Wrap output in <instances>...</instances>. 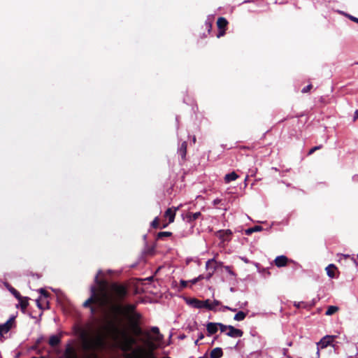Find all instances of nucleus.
Returning a JSON list of instances; mask_svg holds the SVG:
<instances>
[{
  "mask_svg": "<svg viewBox=\"0 0 358 358\" xmlns=\"http://www.w3.org/2000/svg\"><path fill=\"white\" fill-rule=\"evenodd\" d=\"M103 330L106 333L97 331L94 334H90L87 330L81 329L78 333V336L83 350L92 352L103 350L106 346V337L108 336L116 342L123 351H131V357L134 358L132 352L136 348H133L136 343L135 338L130 336L126 329L120 328L112 320L107 322L103 327Z\"/></svg>",
  "mask_w": 358,
  "mask_h": 358,
  "instance_id": "1",
  "label": "nucleus"
},
{
  "mask_svg": "<svg viewBox=\"0 0 358 358\" xmlns=\"http://www.w3.org/2000/svg\"><path fill=\"white\" fill-rule=\"evenodd\" d=\"M204 338V336L202 333H201L199 336L198 339L195 341V344L197 345L199 340H202Z\"/></svg>",
  "mask_w": 358,
  "mask_h": 358,
  "instance_id": "36",
  "label": "nucleus"
},
{
  "mask_svg": "<svg viewBox=\"0 0 358 358\" xmlns=\"http://www.w3.org/2000/svg\"><path fill=\"white\" fill-rule=\"evenodd\" d=\"M357 258H358V255H357Z\"/></svg>",
  "mask_w": 358,
  "mask_h": 358,
  "instance_id": "57",
  "label": "nucleus"
},
{
  "mask_svg": "<svg viewBox=\"0 0 358 358\" xmlns=\"http://www.w3.org/2000/svg\"><path fill=\"white\" fill-rule=\"evenodd\" d=\"M32 358H44L43 357H32Z\"/></svg>",
  "mask_w": 358,
  "mask_h": 358,
  "instance_id": "54",
  "label": "nucleus"
},
{
  "mask_svg": "<svg viewBox=\"0 0 358 358\" xmlns=\"http://www.w3.org/2000/svg\"><path fill=\"white\" fill-rule=\"evenodd\" d=\"M201 214L200 212H196L194 213H189L187 214V218L189 219V221H194L198 219L201 216Z\"/></svg>",
  "mask_w": 358,
  "mask_h": 358,
  "instance_id": "25",
  "label": "nucleus"
},
{
  "mask_svg": "<svg viewBox=\"0 0 358 358\" xmlns=\"http://www.w3.org/2000/svg\"><path fill=\"white\" fill-rule=\"evenodd\" d=\"M325 270L327 271V275L329 278H336V271L337 270V268L334 264H331L328 265L326 267Z\"/></svg>",
  "mask_w": 358,
  "mask_h": 358,
  "instance_id": "14",
  "label": "nucleus"
},
{
  "mask_svg": "<svg viewBox=\"0 0 358 358\" xmlns=\"http://www.w3.org/2000/svg\"><path fill=\"white\" fill-rule=\"evenodd\" d=\"M39 292L43 294L44 296H47V292L45 289H39Z\"/></svg>",
  "mask_w": 358,
  "mask_h": 358,
  "instance_id": "37",
  "label": "nucleus"
},
{
  "mask_svg": "<svg viewBox=\"0 0 358 358\" xmlns=\"http://www.w3.org/2000/svg\"><path fill=\"white\" fill-rule=\"evenodd\" d=\"M92 358H97L95 355H93Z\"/></svg>",
  "mask_w": 358,
  "mask_h": 358,
  "instance_id": "51",
  "label": "nucleus"
},
{
  "mask_svg": "<svg viewBox=\"0 0 358 358\" xmlns=\"http://www.w3.org/2000/svg\"><path fill=\"white\" fill-rule=\"evenodd\" d=\"M238 178V176L235 172H231L228 173L224 177V180L226 182H230L236 180Z\"/></svg>",
  "mask_w": 358,
  "mask_h": 358,
  "instance_id": "19",
  "label": "nucleus"
},
{
  "mask_svg": "<svg viewBox=\"0 0 358 358\" xmlns=\"http://www.w3.org/2000/svg\"><path fill=\"white\" fill-rule=\"evenodd\" d=\"M356 64H358V62H357V63H356Z\"/></svg>",
  "mask_w": 358,
  "mask_h": 358,
  "instance_id": "56",
  "label": "nucleus"
},
{
  "mask_svg": "<svg viewBox=\"0 0 358 358\" xmlns=\"http://www.w3.org/2000/svg\"><path fill=\"white\" fill-rule=\"evenodd\" d=\"M219 202H220V200H218V199H216V200H215V201H214V203H215V204H217V203H218Z\"/></svg>",
  "mask_w": 358,
  "mask_h": 358,
  "instance_id": "46",
  "label": "nucleus"
},
{
  "mask_svg": "<svg viewBox=\"0 0 358 358\" xmlns=\"http://www.w3.org/2000/svg\"><path fill=\"white\" fill-rule=\"evenodd\" d=\"M225 271L231 275L235 276V273L231 271V267L229 266H226L224 267Z\"/></svg>",
  "mask_w": 358,
  "mask_h": 358,
  "instance_id": "29",
  "label": "nucleus"
},
{
  "mask_svg": "<svg viewBox=\"0 0 358 358\" xmlns=\"http://www.w3.org/2000/svg\"><path fill=\"white\" fill-rule=\"evenodd\" d=\"M311 87H312V85H308V86L305 87L304 88H303V90H302V91H301V92H302L303 93L308 92L310 90V88H311Z\"/></svg>",
  "mask_w": 358,
  "mask_h": 358,
  "instance_id": "33",
  "label": "nucleus"
},
{
  "mask_svg": "<svg viewBox=\"0 0 358 358\" xmlns=\"http://www.w3.org/2000/svg\"><path fill=\"white\" fill-rule=\"evenodd\" d=\"M320 148V146H315L314 148H313L311 150H310L308 154L309 155H311L313 154L315 150H318Z\"/></svg>",
  "mask_w": 358,
  "mask_h": 358,
  "instance_id": "34",
  "label": "nucleus"
},
{
  "mask_svg": "<svg viewBox=\"0 0 358 358\" xmlns=\"http://www.w3.org/2000/svg\"><path fill=\"white\" fill-rule=\"evenodd\" d=\"M337 338V336H330L327 335L324 336L322 339L317 343V357H320V348L324 349L327 348L329 345H331L334 341Z\"/></svg>",
  "mask_w": 358,
  "mask_h": 358,
  "instance_id": "6",
  "label": "nucleus"
},
{
  "mask_svg": "<svg viewBox=\"0 0 358 358\" xmlns=\"http://www.w3.org/2000/svg\"><path fill=\"white\" fill-rule=\"evenodd\" d=\"M117 308L119 313L127 320L128 322L134 320H140L141 318V314L135 310L136 306L134 304L119 306Z\"/></svg>",
  "mask_w": 358,
  "mask_h": 358,
  "instance_id": "4",
  "label": "nucleus"
},
{
  "mask_svg": "<svg viewBox=\"0 0 358 358\" xmlns=\"http://www.w3.org/2000/svg\"><path fill=\"white\" fill-rule=\"evenodd\" d=\"M206 268L208 273L204 275L205 279L209 280L217 268V262L215 261V258L210 259L206 262Z\"/></svg>",
  "mask_w": 358,
  "mask_h": 358,
  "instance_id": "7",
  "label": "nucleus"
},
{
  "mask_svg": "<svg viewBox=\"0 0 358 358\" xmlns=\"http://www.w3.org/2000/svg\"><path fill=\"white\" fill-rule=\"evenodd\" d=\"M180 206L176 208H168L164 214L165 217L169 219V222L171 223L174 221L176 213L179 209Z\"/></svg>",
  "mask_w": 358,
  "mask_h": 358,
  "instance_id": "12",
  "label": "nucleus"
},
{
  "mask_svg": "<svg viewBox=\"0 0 358 358\" xmlns=\"http://www.w3.org/2000/svg\"><path fill=\"white\" fill-rule=\"evenodd\" d=\"M171 236V233L169 231H162V232H159L158 234L159 238L168 237V236Z\"/></svg>",
  "mask_w": 358,
  "mask_h": 358,
  "instance_id": "28",
  "label": "nucleus"
},
{
  "mask_svg": "<svg viewBox=\"0 0 358 358\" xmlns=\"http://www.w3.org/2000/svg\"><path fill=\"white\" fill-rule=\"evenodd\" d=\"M247 314L243 311H238L235 315H234V319L236 320V321H243L245 317H246Z\"/></svg>",
  "mask_w": 358,
  "mask_h": 358,
  "instance_id": "23",
  "label": "nucleus"
},
{
  "mask_svg": "<svg viewBox=\"0 0 358 358\" xmlns=\"http://www.w3.org/2000/svg\"><path fill=\"white\" fill-rule=\"evenodd\" d=\"M60 341H61V339H60V337L59 336L52 335V336H51L50 337L49 344L52 347H55V346L57 345L60 343Z\"/></svg>",
  "mask_w": 358,
  "mask_h": 358,
  "instance_id": "18",
  "label": "nucleus"
},
{
  "mask_svg": "<svg viewBox=\"0 0 358 358\" xmlns=\"http://www.w3.org/2000/svg\"><path fill=\"white\" fill-rule=\"evenodd\" d=\"M198 358H207L206 356H203V357H199Z\"/></svg>",
  "mask_w": 358,
  "mask_h": 358,
  "instance_id": "50",
  "label": "nucleus"
},
{
  "mask_svg": "<svg viewBox=\"0 0 358 358\" xmlns=\"http://www.w3.org/2000/svg\"><path fill=\"white\" fill-rule=\"evenodd\" d=\"M350 19H351L352 20H353L354 22H358V18H357V17H355L350 16Z\"/></svg>",
  "mask_w": 358,
  "mask_h": 358,
  "instance_id": "41",
  "label": "nucleus"
},
{
  "mask_svg": "<svg viewBox=\"0 0 358 358\" xmlns=\"http://www.w3.org/2000/svg\"><path fill=\"white\" fill-rule=\"evenodd\" d=\"M223 355V352L221 348H215L210 352V358H220Z\"/></svg>",
  "mask_w": 358,
  "mask_h": 358,
  "instance_id": "17",
  "label": "nucleus"
},
{
  "mask_svg": "<svg viewBox=\"0 0 358 358\" xmlns=\"http://www.w3.org/2000/svg\"><path fill=\"white\" fill-rule=\"evenodd\" d=\"M150 331L153 334H157V337H151L149 332H145L146 338H141V341L143 345L136 346L133 350L134 358H155L153 352L157 348L156 343L160 342L163 336L157 327H152Z\"/></svg>",
  "mask_w": 358,
  "mask_h": 358,
  "instance_id": "2",
  "label": "nucleus"
},
{
  "mask_svg": "<svg viewBox=\"0 0 358 358\" xmlns=\"http://www.w3.org/2000/svg\"><path fill=\"white\" fill-rule=\"evenodd\" d=\"M341 256L342 257H343L344 259H347V258H350V259H351V257H350V255H343V254H341Z\"/></svg>",
  "mask_w": 358,
  "mask_h": 358,
  "instance_id": "40",
  "label": "nucleus"
},
{
  "mask_svg": "<svg viewBox=\"0 0 358 358\" xmlns=\"http://www.w3.org/2000/svg\"><path fill=\"white\" fill-rule=\"evenodd\" d=\"M224 34V31H220V33L217 35V37L220 38V36H223Z\"/></svg>",
  "mask_w": 358,
  "mask_h": 358,
  "instance_id": "42",
  "label": "nucleus"
},
{
  "mask_svg": "<svg viewBox=\"0 0 358 358\" xmlns=\"http://www.w3.org/2000/svg\"><path fill=\"white\" fill-rule=\"evenodd\" d=\"M10 291L18 299H20V294L17 290H15L14 288H10Z\"/></svg>",
  "mask_w": 358,
  "mask_h": 358,
  "instance_id": "32",
  "label": "nucleus"
},
{
  "mask_svg": "<svg viewBox=\"0 0 358 358\" xmlns=\"http://www.w3.org/2000/svg\"><path fill=\"white\" fill-rule=\"evenodd\" d=\"M14 319L13 317L10 318L6 322L3 324H0V334L3 335L8 332V331L11 329L12 325L13 324Z\"/></svg>",
  "mask_w": 358,
  "mask_h": 358,
  "instance_id": "13",
  "label": "nucleus"
},
{
  "mask_svg": "<svg viewBox=\"0 0 358 358\" xmlns=\"http://www.w3.org/2000/svg\"><path fill=\"white\" fill-rule=\"evenodd\" d=\"M139 321L140 320H134V321L128 322L131 331L135 336H140L142 334L144 335V333H143L142 329L139 326Z\"/></svg>",
  "mask_w": 358,
  "mask_h": 358,
  "instance_id": "9",
  "label": "nucleus"
},
{
  "mask_svg": "<svg viewBox=\"0 0 358 358\" xmlns=\"http://www.w3.org/2000/svg\"><path fill=\"white\" fill-rule=\"evenodd\" d=\"M95 282L99 287V289L96 291L94 287H91V296L83 303V306L87 307L90 304L94 303L99 308L105 310L108 306L112 305L114 299L107 291L106 283L103 281L99 280L98 275L95 277Z\"/></svg>",
  "mask_w": 358,
  "mask_h": 358,
  "instance_id": "3",
  "label": "nucleus"
},
{
  "mask_svg": "<svg viewBox=\"0 0 358 358\" xmlns=\"http://www.w3.org/2000/svg\"><path fill=\"white\" fill-rule=\"evenodd\" d=\"M188 281L186 280H180V285L182 288L185 287L187 285Z\"/></svg>",
  "mask_w": 358,
  "mask_h": 358,
  "instance_id": "35",
  "label": "nucleus"
},
{
  "mask_svg": "<svg viewBox=\"0 0 358 358\" xmlns=\"http://www.w3.org/2000/svg\"><path fill=\"white\" fill-rule=\"evenodd\" d=\"M226 334L232 338H239L241 337L243 334V332L242 330L239 329H236L233 326L229 325L228 326V331L226 333Z\"/></svg>",
  "mask_w": 358,
  "mask_h": 358,
  "instance_id": "10",
  "label": "nucleus"
},
{
  "mask_svg": "<svg viewBox=\"0 0 358 358\" xmlns=\"http://www.w3.org/2000/svg\"><path fill=\"white\" fill-rule=\"evenodd\" d=\"M112 291L113 294L115 295L117 300H120L123 299L127 294V290L125 287L122 285H113L112 286Z\"/></svg>",
  "mask_w": 358,
  "mask_h": 358,
  "instance_id": "8",
  "label": "nucleus"
},
{
  "mask_svg": "<svg viewBox=\"0 0 358 358\" xmlns=\"http://www.w3.org/2000/svg\"><path fill=\"white\" fill-rule=\"evenodd\" d=\"M64 358H78L77 353L75 348L71 345H67L63 355Z\"/></svg>",
  "mask_w": 358,
  "mask_h": 358,
  "instance_id": "11",
  "label": "nucleus"
},
{
  "mask_svg": "<svg viewBox=\"0 0 358 358\" xmlns=\"http://www.w3.org/2000/svg\"><path fill=\"white\" fill-rule=\"evenodd\" d=\"M206 25H207V27H211V24H210V23H208V22H206Z\"/></svg>",
  "mask_w": 358,
  "mask_h": 358,
  "instance_id": "48",
  "label": "nucleus"
},
{
  "mask_svg": "<svg viewBox=\"0 0 358 358\" xmlns=\"http://www.w3.org/2000/svg\"><path fill=\"white\" fill-rule=\"evenodd\" d=\"M230 308H230V307H229V306H224V309H225V310H230Z\"/></svg>",
  "mask_w": 358,
  "mask_h": 358,
  "instance_id": "45",
  "label": "nucleus"
},
{
  "mask_svg": "<svg viewBox=\"0 0 358 358\" xmlns=\"http://www.w3.org/2000/svg\"><path fill=\"white\" fill-rule=\"evenodd\" d=\"M229 310H231L232 312H236V310L235 308H231Z\"/></svg>",
  "mask_w": 358,
  "mask_h": 358,
  "instance_id": "47",
  "label": "nucleus"
},
{
  "mask_svg": "<svg viewBox=\"0 0 358 358\" xmlns=\"http://www.w3.org/2000/svg\"><path fill=\"white\" fill-rule=\"evenodd\" d=\"M151 337H157V334H154L153 336H151Z\"/></svg>",
  "mask_w": 358,
  "mask_h": 358,
  "instance_id": "52",
  "label": "nucleus"
},
{
  "mask_svg": "<svg viewBox=\"0 0 358 358\" xmlns=\"http://www.w3.org/2000/svg\"><path fill=\"white\" fill-rule=\"evenodd\" d=\"M178 152L180 155H181L182 158L185 157L187 152V143L185 141L182 142L180 145V148H178Z\"/></svg>",
  "mask_w": 358,
  "mask_h": 358,
  "instance_id": "20",
  "label": "nucleus"
},
{
  "mask_svg": "<svg viewBox=\"0 0 358 358\" xmlns=\"http://www.w3.org/2000/svg\"><path fill=\"white\" fill-rule=\"evenodd\" d=\"M262 229L261 226H255L245 230V234L250 235L254 232L260 231Z\"/></svg>",
  "mask_w": 358,
  "mask_h": 358,
  "instance_id": "24",
  "label": "nucleus"
},
{
  "mask_svg": "<svg viewBox=\"0 0 358 358\" xmlns=\"http://www.w3.org/2000/svg\"><path fill=\"white\" fill-rule=\"evenodd\" d=\"M274 262L275 266L278 267H282L287 264V258L284 255L278 256L275 259Z\"/></svg>",
  "mask_w": 358,
  "mask_h": 358,
  "instance_id": "15",
  "label": "nucleus"
},
{
  "mask_svg": "<svg viewBox=\"0 0 358 358\" xmlns=\"http://www.w3.org/2000/svg\"><path fill=\"white\" fill-rule=\"evenodd\" d=\"M245 262H248V261L246 260V259H243Z\"/></svg>",
  "mask_w": 358,
  "mask_h": 358,
  "instance_id": "55",
  "label": "nucleus"
},
{
  "mask_svg": "<svg viewBox=\"0 0 358 358\" xmlns=\"http://www.w3.org/2000/svg\"><path fill=\"white\" fill-rule=\"evenodd\" d=\"M20 304H21V307L23 309H25L28 306V302L26 300L21 299Z\"/></svg>",
  "mask_w": 358,
  "mask_h": 358,
  "instance_id": "31",
  "label": "nucleus"
},
{
  "mask_svg": "<svg viewBox=\"0 0 358 358\" xmlns=\"http://www.w3.org/2000/svg\"><path fill=\"white\" fill-rule=\"evenodd\" d=\"M186 302L188 305L196 308H206L210 310H213L216 308L217 306L220 305V301L217 300L210 301V299H206L204 301H201L196 299H188L186 300Z\"/></svg>",
  "mask_w": 358,
  "mask_h": 358,
  "instance_id": "5",
  "label": "nucleus"
},
{
  "mask_svg": "<svg viewBox=\"0 0 358 358\" xmlns=\"http://www.w3.org/2000/svg\"><path fill=\"white\" fill-rule=\"evenodd\" d=\"M222 266V262H217V268H218L219 266Z\"/></svg>",
  "mask_w": 358,
  "mask_h": 358,
  "instance_id": "43",
  "label": "nucleus"
},
{
  "mask_svg": "<svg viewBox=\"0 0 358 358\" xmlns=\"http://www.w3.org/2000/svg\"><path fill=\"white\" fill-rule=\"evenodd\" d=\"M192 141H193V143H195V141H196V137L195 136L193 137Z\"/></svg>",
  "mask_w": 358,
  "mask_h": 358,
  "instance_id": "49",
  "label": "nucleus"
},
{
  "mask_svg": "<svg viewBox=\"0 0 358 358\" xmlns=\"http://www.w3.org/2000/svg\"><path fill=\"white\" fill-rule=\"evenodd\" d=\"M218 328L220 329L221 332L227 333V331H228V326L227 325H224V324H223L222 323H218Z\"/></svg>",
  "mask_w": 358,
  "mask_h": 358,
  "instance_id": "27",
  "label": "nucleus"
},
{
  "mask_svg": "<svg viewBox=\"0 0 358 358\" xmlns=\"http://www.w3.org/2000/svg\"><path fill=\"white\" fill-rule=\"evenodd\" d=\"M95 310L92 308V312L94 313Z\"/></svg>",
  "mask_w": 358,
  "mask_h": 358,
  "instance_id": "53",
  "label": "nucleus"
},
{
  "mask_svg": "<svg viewBox=\"0 0 358 358\" xmlns=\"http://www.w3.org/2000/svg\"><path fill=\"white\" fill-rule=\"evenodd\" d=\"M357 119H358V110L355 112L353 120L355 121Z\"/></svg>",
  "mask_w": 358,
  "mask_h": 358,
  "instance_id": "38",
  "label": "nucleus"
},
{
  "mask_svg": "<svg viewBox=\"0 0 358 358\" xmlns=\"http://www.w3.org/2000/svg\"><path fill=\"white\" fill-rule=\"evenodd\" d=\"M217 27L220 29H224L227 25V21L224 17H219L217 22Z\"/></svg>",
  "mask_w": 358,
  "mask_h": 358,
  "instance_id": "21",
  "label": "nucleus"
},
{
  "mask_svg": "<svg viewBox=\"0 0 358 358\" xmlns=\"http://www.w3.org/2000/svg\"><path fill=\"white\" fill-rule=\"evenodd\" d=\"M151 225H152L153 227H155V228H156V227H158V225H159V220H158V217H155V220L152 222Z\"/></svg>",
  "mask_w": 358,
  "mask_h": 358,
  "instance_id": "30",
  "label": "nucleus"
},
{
  "mask_svg": "<svg viewBox=\"0 0 358 358\" xmlns=\"http://www.w3.org/2000/svg\"><path fill=\"white\" fill-rule=\"evenodd\" d=\"M338 306H330L328 307L326 313H325V315H332L333 314H334L335 313H336L338 310Z\"/></svg>",
  "mask_w": 358,
  "mask_h": 358,
  "instance_id": "22",
  "label": "nucleus"
},
{
  "mask_svg": "<svg viewBox=\"0 0 358 358\" xmlns=\"http://www.w3.org/2000/svg\"><path fill=\"white\" fill-rule=\"evenodd\" d=\"M294 306H295L296 307H297V308L301 307L300 303H294Z\"/></svg>",
  "mask_w": 358,
  "mask_h": 358,
  "instance_id": "44",
  "label": "nucleus"
},
{
  "mask_svg": "<svg viewBox=\"0 0 358 358\" xmlns=\"http://www.w3.org/2000/svg\"><path fill=\"white\" fill-rule=\"evenodd\" d=\"M205 279L204 275H199L198 277L191 280L189 282L192 284H196L197 282L200 281L201 280Z\"/></svg>",
  "mask_w": 358,
  "mask_h": 358,
  "instance_id": "26",
  "label": "nucleus"
},
{
  "mask_svg": "<svg viewBox=\"0 0 358 358\" xmlns=\"http://www.w3.org/2000/svg\"><path fill=\"white\" fill-rule=\"evenodd\" d=\"M351 259L353 261V262H354L355 265L356 266H358V262H357V261L354 258V257H351Z\"/></svg>",
  "mask_w": 358,
  "mask_h": 358,
  "instance_id": "39",
  "label": "nucleus"
},
{
  "mask_svg": "<svg viewBox=\"0 0 358 358\" xmlns=\"http://www.w3.org/2000/svg\"><path fill=\"white\" fill-rule=\"evenodd\" d=\"M206 329L209 335L214 334L218 330V323L209 322L207 324Z\"/></svg>",
  "mask_w": 358,
  "mask_h": 358,
  "instance_id": "16",
  "label": "nucleus"
}]
</instances>
